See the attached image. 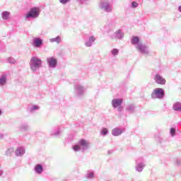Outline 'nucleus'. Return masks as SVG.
<instances>
[{"label":"nucleus","instance_id":"f257e3e1","mask_svg":"<svg viewBox=\"0 0 181 181\" xmlns=\"http://www.w3.org/2000/svg\"><path fill=\"white\" fill-rule=\"evenodd\" d=\"M74 152H85L90 149V141L84 139H80L78 143L72 146Z\"/></svg>","mask_w":181,"mask_h":181},{"label":"nucleus","instance_id":"f03ea898","mask_svg":"<svg viewBox=\"0 0 181 181\" xmlns=\"http://www.w3.org/2000/svg\"><path fill=\"white\" fill-rule=\"evenodd\" d=\"M42 67V59L37 57H32L30 60V69L33 72L37 71Z\"/></svg>","mask_w":181,"mask_h":181},{"label":"nucleus","instance_id":"7ed1b4c3","mask_svg":"<svg viewBox=\"0 0 181 181\" xmlns=\"http://www.w3.org/2000/svg\"><path fill=\"white\" fill-rule=\"evenodd\" d=\"M99 9L107 13H111V12H112V6L110 1L103 0L99 3Z\"/></svg>","mask_w":181,"mask_h":181},{"label":"nucleus","instance_id":"20e7f679","mask_svg":"<svg viewBox=\"0 0 181 181\" xmlns=\"http://www.w3.org/2000/svg\"><path fill=\"white\" fill-rule=\"evenodd\" d=\"M165 97V90L162 88H156L153 89V92L151 93V98L153 100H163Z\"/></svg>","mask_w":181,"mask_h":181},{"label":"nucleus","instance_id":"39448f33","mask_svg":"<svg viewBox=\"0 0 181 181\" xmlns=\"http://www.w3.org/2000/svg\"><path fill=\"white\" fill-rule=\"evenodd\" d=\"M40 15V8L39 7H33L30 11L25 14V19H35L39 18Z\"/></svg>","mask_w":181,"mask_h":181},{"label":"nucleus","instance_id":"423d86ee","mask_svg":"<svg viewBox=\"0 0 181 181\" xmlns=\"http://www.w3.org/2000/svg\"><path fill=\"white\" fill-rule=\"evenodd\" d=\"M124 103V100L122 98H115L112 100V108L117 109L119 112H121L124 107H122V103Z\"/></svg>","mask_w":181,"mask_h":181},{"label":"nucleus","instance_id":"0eeeda50","mask_svg":"<svg viewBox=\"0 0 181 181\" xmlns=\"http://www.w3.org/2000/svg\"><path fill=\"white\" fill-rule=\"evenodd\" d=\"M145 168V163L144 162V158H140L136 160V165H135V169L136 172H139L141 173L144 170Z\"/></svg>","mask_w":181,"mask_h":181},{"label":"nucleus","instance_id":"6e6552de","mask_svg":"<svg viewBox=\"0 0 181 181\" xmlns=\"http://www.w3.org/2000/svg\"><path fill=\"white\" fill-rule=\"evenodd\" d=\"M47 64L49 69H56L57 67V58L54 57H49L47 58Z\"/></svg>","mask_w":181,"mask_h":181},{"label":"nucleus","instance_id":"1a4fd4ad","mask_svg":"<svg viewBox=\"0 0 181 181\" xmlns=\"http://www.w3.org/2000/svg\"><path fill=\"white\" fill-rule=\"evenodd\" d=\"M153 79L157 84H160L161 86H165L166 84V79H165V78H163V76H162L159 73L154 75Z\"/></svg>","mask_w":181,"mask_h":181},{"label":"nucleus","instance_id":"9d476101","mask_svg":"<svg viewBox=\"0 0 181 181\" xmlns=\"http://www.w3.org/2000/svg\"><path fill=\"white\" fill-rule=\"evenodd\" d=\"M136 49L140 53H142V54H145L146 56L149 54V47L145 44H139Z\"/></svg>","mask_w":181,"mask_h":181},{"label":"nucleus","instance_id":"9b49d317","mask_svg":"<svg viewBox=\"0 0 181 181\" xmlns=\"http://www.w3.org/2000/svg\"><path fill=\"white\" fill-rule=\"evenodd\" d=\"M75 93L76 95L78 96L84 95V93H86V88L81 84H77L75 86Z\"/></svg>","mask_w":181,"mask_h":181},{"label":"nucleus","instance_id":"f8f14e48","mask_svg":"<svg viewBox=\"0 0 181 181\" xmlns=\"http://www.w3.org/2000/svg\"><path fill=\"white\" fill-rule=\"evenodd\" d=\"M31 45L33 47L40 48L43 45V40L40 37H35L33 39Z\"/></svg>","mask_w":181,"mask_h":181},{"label":"nucleus","instance_id":"ddd939ff","mask_svg":"<svg viewBox=\"0 0 181 181\" xmlns=\"http://www.w3.org/2000/svg\"><path fill=\"white\" fill-rule=\"evenodd\" d=\"M124 132H125V129L115 127L112 130V135H113V136H119V135L124 134Z\"/></svg>","mask_w":181,"mask_h":181},{"label":"nucleus","instance_id":"4468645a","mask_svg":"<svg viewBox=\"0 0 181 181\" xmlns=\"http://www.w3.org/2000/svg\"><path fill=\"white\" fill-rule=\"evenodd\" d=\"M124 31H122V30L121 29L117 30L113 34V37L115 39H119V40L124 39Z\"/></svg>","mask_w":181,"mask_h":181},{"label":"nucleus","instance_id":"2eb2a0df","mask_svg":"<svg viewBox=\"0 0 181 181\" xmlns=\"http://www.w3.org/2000/svg\"><path fill=\"white\" fill-rule=\"evenodd\" d=\"M8 81V76L5 74L0 76V87H4L6 86V83Z\"/></svg>","mask_w":181,"mask_h":181},{"label":"nucleus","instance_id":"dca6fc26","mask_svg":"<svg viewBox=\"0 0 181 181\" xmlns=\"http://www.w3.org/2000/svg\"><path fill=\"white\" fill-rule=\"evenodd\" d=\"M94 42H95V37L94 36H90L88 39V40H86L85 42V46L86 47H91V46H93V44L94 43Z\"/></svg>","mask_w":181,"mask_h":181},{"label":"nucleus","instance_id":"f3484780","mask_svg":"<svg viewBox=\"0 0 181 181\" xmlns=\"http://www.w3.org/2000/svg\"><path fill=\"white\" fill-rule=\"evenodd\" d=\"M35 173L37 175H42L43 173V165L42 164H37L34 168Z\"/></svg>","mask_w":181,"mask_h":181},{"label":"nucleus","instance_id":"a211bd4d","mask_svg":"<svg viewBox=\"0 0 181 181\" xmlns=\"http://www.w3.org/2000/svg\"><path fill=\"white\" fill-rule=\"evenodd\" d=\"M15 153L16 156H23L25 155V147H18Z\"/></svg>","mask_w":181,"mask_h":181},{"label":"nucleus","instance_id":"6ab92c4d","mask_svg":"<svg viewBox=\"0 0 181 181\" xmlns=\"http://www.w3.org/2000/svg\"><path fill=\"white\" fill-rule=\"evenodd\" d=\"M132 45H134L135 46L136 49H137V47L139 45L142 44V42L139 41V37H133L132 39Z\"/></svg>","mask_w":181,"mask_h":181},{"label":"nucleus","instance_id":"aec40b11","mask_svg":"<svg viewBox=\"0 0 181 181\" xmlns=\"http://www.w3.org/2000/svg\"><path fill=\"white\" fill-rule=\"evenodd\" d=\"M1 18L4 21H8L11 18V13L9 11H3L1 13Z\"/></svg>","mask_w":181,"mask_h":181},{"label":"nucleus","instance_id":"412c9836","mask_svg":"<svg viewBox=\"0 0 181 181\" xmlns=\"http://www.w3.org/2000/svg\"><path fill=\"white\" fill-rule=\"evenodd\" d=\"M49 42H50V43L55 42L57 45H59L60 43V42H62V37H60V35H58L54 38H51V39H49Z\"/></svg>","mask_w":181,"mask_h":181},{"label":"nucleus","instance_id":"4be33fe9","mask_svg":"<svg viewBox=\"0 0 181 181\" xmlns=\"http://www.w3.org/2000/svg\"><path fill=\"white\" fill-rule=\"evenodd\" d=\"M126 111L128 112H135V105L129 104L126 106Z\"/></svg>","mask_w":181,"mask_h":181},{"label":"nucleus","instance_id":"5701e85b","mask_svg":"<svg viewBox=\"0 0 181 181\" xmlns=\"http://www.w3.org/2000/svg\"><path fill=\"white\" fill-rule=\"evenodd\" d=\"M40 110V107L37 105H33L28 108L29 112H35V111H39Z\"/></svg>","mask_w":181,"mask_h":181},{"label":"nucleus","instance_id":"b1692460","mask_svg":"<svg viewBox=\"0 0 181 181\" xmlns=\"http://www.w3.org/2000/svg\"><path fill=\"white\" fill-rule=\"evenodd\" d=\"M62 132H63V130L62 129V128L59 127L54 132H52L51 135H52V136H59V135H60Z\"/></svg>","mask_w":181,"mask_h":181},{"label":"nucleus","instance_id":"393cba45","mask_svg":"<svg viewBox=\"0 0 181 181\" xmlns=\"http://www.w3.org/2000/svg\"><path fill=\"white\" fill-rule=\"evenodd\" d=\"M110 54L113 57H116V56H118V54H119V49H117V48H113L111 51H110Z\"/></svg>","mask_w":181,"mask_h":181},{"label":"nucleus","instance_id":"a878e982","mask_svg":"<svg viewBox=\"0 0 181 181\" xmlns=\"http://www.w3.org/2000/svg\"><path fill=\"white\" fill-rule=\"evenodd\" d=\"M173 110L175 111H181V103L177 102L173 105Z\"/></svg>","mask_w":181,"mask_h":181},{"label":"nucleus","instance_id":"bb28decb","mask_svg":"<svg viewBox=\"0 0 181 181\" xmlns=\"http://www.w3.org/2000/svg\"><path fill=\"white\" fill-rule=\"evenodd\" d=\"M20 129L24 132L29 131V125L26 123L23 124L20 126Z\"/></svg>","mask_w":181,"mask_h":181},{"label":"nucleus","instance_id":"cd10ccee","mask_svg":"<svg viewBox=\"0 0 181 181\" xmlns=\"http://www.w3.org/2000/svg\"><path fill=\"white\" fill-rule=\"evenodd\" d=\"M109 133L108 129L104 127L102 129L101 132H100V135H102V136H107V134Z\"/></svg>","mask_w":181,"mask_h":181},{"label":"nucleus","instance_id":"c85d7f7f","mask_svg":"<svg viewBox=\"0 0 181 181\" xmlns=\"http://www.w3.org/2000/svg\"><path fill=\"white\" fill-rule=\"evenodd\" d=\"M86 179H94V172L88 171L86 175Z\"/></svg>","mask_w":181,"mask_h":181},{"label":"nucleus","instance_id":"c756f323","mask_svg":"<svg viewBox=\"0 0 181 181\" xmlns=\"http://www.w3.org/2000/svg\"><path fill=\"white\" fill-rule=\"evenodd\" d=\"M170 134L171 136H176V128L172 127L170 129Z\"/></svg>","mask_w":181,"mask_h":181},{"label":"nucleus","instance_id":"7c9ffc66","mask_svg":"<svg viewBox=\"0 0 181 181\" xmlns=\"http://www.w3.org/2000/svg\"><path fill=\"white\" fill-rule=\"evenodd\" d=\"M8 63H10L11 64H15L16 63V60L12 57H8L6 59Z\"/></svg>","mask_w":181,"mask_h":181},{"label":"nucleus","instance_id":"2f4dec72","mask_svg":"<svg viewBox=\"0 0 181 181\" xmlns=\"http://www.w3.org/2000/svg\"><path fill=\"white\" fill-rule=\"evenodd\" d=\"M138 3H136V1H133L132 4H131V6L130 7L131 8H138Z\"/></svg>","mask_w":181,"mask_h":181},{"label":"nucleus","instance_id":"473e14b6","mask_svg":"<svg viewBox=\"0 0 181 181\" xmlns=\"http://www.w3.org/2000/svg\"><path fill=\"white\" fill-rule=\"evenodd\" d=\"M59 2L62 5H66V4H69V2H70V0H59Z\"/></svg>","mask_w":181,"mask_h":181},{"label":"nucleus","instance_id":"72a5a7b5","mask_svg":"<svg viewBox=\"0 0 181 181\" xmlns=\"http://www.w3.org/2000/svg\"><path fill=\"white\" fill-rule=\"evenodd\" d=\"M0 139H4V134L0 133Z\"/></svg>","mask_w":181,"mask_h":181},{"label":"nucleus","instance_id":"f704fd0d","mask_svg":"<svg viewBox=\"0 0 181 181\" xmlns=\"http://www.w3.org/2000/svg\"><path fill=\"white\" fill-rule=\"evenodd\" d=\"M4 175V171L2 170H0V177Z\"/></svg>","mask_w":181,"mask_h":181},{"label":"nucleus","instance_id":"c9c22d12","mask_svg":"<svg viewBox=\"0 0 181 181\" xmlns=\"http://www.w3.org/2000/svg\"><path fill=\"white\" fill-rule=\"evenodd\" d=\"M178 11H179V12H181V6H180L178 7Z\"/></svg>","mask_w":181,"mask_h":181},{"label":"nucleus","instance_id":"e433bc0d","mask_svg":"<svg viewBox=\"0 0 181 181\" xmlns=\"http://www.w3.org/2000/svg\"><path fill=\"white\" fill-rule=\"evenodd\" d=\"M107 153L110 155V153H112V151H108Z\"/></svg>","mask_w":181,"mask_h":181},{"label":"nucleus","instance_id":"4c0bfd02","mask_svg":"<svg viewBox=\"0 0 181 181\" xmlns=\"http://www.w3.org/2000/svg\"><path fill=\"white\" fill-rule=\"evenodd\" d=\"M0 115H2V110H0Z\"/></svg>","mask_w":181,"mask_h":181}]
</instances>
